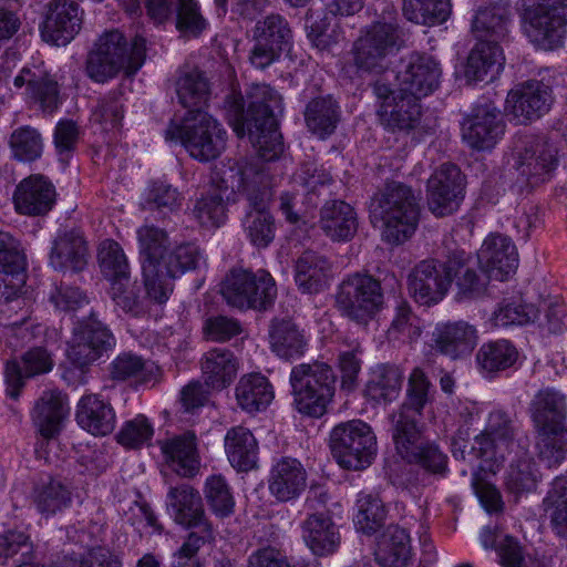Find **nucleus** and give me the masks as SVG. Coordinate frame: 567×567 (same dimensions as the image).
I'll use <instances>...</instances> for the list:
<instances>
[{"instance_id": "obj_1", "label": "nucleus", "mask_w": 567, "mask_h": 567, "mask_svg": "<svg viewBox=\"0 0 567 567\" xmlns=\"http://www.w3.org/2000/svg\"><path fill=\"white\" fill-rule=\"evenodd\" d=\"M433 392L423 370L413 369L408 381L406 399L390 415L391 432L395 451L404 461L432 473H443L447 456L435 443L423 437V426L420 424L423 409L432 401Z\"/></svg>"}, {"instance_id": "obj_2", "label": "nucleus", "mask_w": 567, "mask_h": 567, "mask_svg": "<svg viewBox=\"0 0 567 567\" xmlns=\"http://www.w3.org/2000/svg\"><path fill=\"white\" fill-rule=\"evenodd\" d=\"M202 259L190 243L172 244L166 230L144 227V290L148 299L164 305L174 290V280L195 269Z\"/></svg>"}, {"instance_id": "obj_3", "label": "nucleus", "mask_w": 567, "mask_h": 567, "mask_svg": "<svg viewBox=\"0 0 567 567\" xmlns=\"http://www.w3.org/2000/svg\"><path fill=\"white\" fill-rule=\"evenodd\" d=\"M214 182L226 190L230 202H237L239 196L246 197L249 209L243 219L244 233L254 246L267 247L275 238L276 226L274 217L266 208L269 182L265 169L256 164L254 176L245 184L239 168L224 167L216 173Z\"/></svg>"}, {"instance_id": "obj_4", "label": "nucleus", "mask_w": 567, "mask_h": 567, "mask_svg": "<svg viewBox=\"0 0 567 567\" xmlns=\"http://www.w3.org/2000/svg\"><path fill=\"white\" fill-rule=\"evenodd\" d=\"M142 66V47L136 35L128 41L118 30L103 33L89 52L85 74L94 83L106 84L123 73L133 78Z\"/></svg>"}, {"instance_id": "obj_5", "label": "nucleus", "mask_w": 567, "mask_h": 567, "mask_svg": "<svg viewBox=\"0 0 567 567\" xmlns=\"http://www.w3.org/2000/svg\"><path fill=\"white\" fill-rule=\"evenodd\" d=\"M165 138L179 142L194 159L206 163L226 150L227 131L209 113L202 109L189 110L181 122L172 121Z\"/></svg>"}, {"instance_id": "obj_6", "label": "nucleus", "mask_w": 567, "mask_h": 567, "mask_svg": "<svg viewBox=\"0 0 567 567\" xmlns=\"http://www.w3.org/2000/svg\"><path fill=\"white\" fill-rule=\"evenodd\" d=\"M373 212L382 220L384 240L399 245L416 230L420 219L419 197L410 186L391 182L377 197Z\"/></svg>"}, {"instance_id": "obj_7", "label": "nucleus", "mask_w": 567, "mask_h": 567, "mask_svg": "<svg viewBox=\"0 0 567 567\" xmlns=\"http://www.w3.org/2000/svg\"><path fill=\"white\" fill-rule=\"evenodd\" d=\"M290 384L299 413L316 419L327 413L336 391V375L329 364L316 361L293 367Z\"/></svg>"}, {"instance_id": "obj_8", "label": "nucleus", "mask_w": 567, "mask_h": 567, "mask_svg": "<svg viewBox=\"0 0 567 567\" xmlns=\"http://www.w3.org/2000/svg\"><path fill=\"white\" fill-rule=\"evenodd\" d=\"M220 293L227 305L239 310H266L277 297L272 276L264 270L233 268L221 282Z\"/></svg>"}, {"instance_id": "obj_9", "label": "nucleus", "mask_w": 567, "mask_h": 567, "mask_svg": "<svg viewBox=\"0 0 567 567\" xmlns=\"http://www.w3.org/2000/svg\"><path fill=\"white\" fill-rule=\"evenodd\" d=\"M336 306L342 316L368 324L384 308L381 282L369 274L348 276L338 287Z\"/></svg>"}, {"instance_id": "obj_10", "label": "nucleus", "mask_w": 567, "mask_h": 567, "mask_svg": "<svg viewBox=\"0 0 567 567\" xmlns=\"http://www.w3.org/2000/svg\"><path fill=\"white\" fill-rule=\"evenodd\" d=\"M330 449L340 466L358 471L372 463L377 437L370 425L361 420H351L332 429Z\"/></svg>"}, {"instance_id": "obj_11", "label": "nucleus", "mask_w": 567, "mask_h": 567, "mask_svg": "<svg viewBox=\"0 0 567 567\" xmlns=\"http://www.w3.org/2000/svg\"><path fill=\"white\" fill-rule=\"evenodd\" d=\"M516 427L512 417L502 410L492 411L484 431L476 435L471 454L482 460L480 468L495 472L513 451Z\"/></svg>"}, {"instance_id": "obj_12", "label": "nucleus", "mask_w": 567, "mask_h": 567, "mask_svg": "<svg viewBox=\"0 0 567 567\" xmlns=\"http://www.w3.org/2000/svg\"><path fill=\"white\" fill-rule=\"evenodd\" d=\"M402 42L401 30L395 22L377 21L355 41L354 63L361 70L381 72L385 69L386 58L396 52Z\"/></svg>"}, {"instance_id": "obj_13", "label": "nucleus", "mask_w": 567, "mask_h": 567, "mask_svg": "<svg viewBox=\"0 0 567 567\" xmlns=\"http://www.w3.org/2000/svg\"><path fill=\"white\" fill-rule=\"evenodd\" d=\"M524 30L538 48L553 50L563 44L567 25V0H540L525 11Z\"/></svg>"}, {"instance_id": "obj_14", "label": "nucleus", "mask_w": 567, "mask_h": 567, "mask_svg": "<svg viewBox=\"0 0 567 567\" xmlns=\"http://www.w3.org/2000/svg\"><path fill=\"white\" fill-rule=\"evenodd\" d=\"M255 166L256 164L234 159H227L215 166L210 175V190L196 200L192 210L194 218L202 227L218 228L224 225L227 219V205L231 203L227 199L226 190L215 184L216 173L224 167H237L243 173L244 183L248 184L254 176Z\"/></svg>"}, {"instance_id": "obj_15", "label": "nucleus", "mask_w": 567, "mask_h": 567, "mask_svg": "<svg viewBox=\"0 0 567 567\" xmlns=\"http://www.w3.org/2000/svg\"><path fill=\"white\" fill-rule=\"evenodd\" d=\"M551 103V89L540 81L530 80L508 92L505 113L511 122L523 125L547 113Z\"/></svg>"}, {"instance_id": "obj_16", "label": "nucleus", "mask_w": 567, "mask_h": 567, "mask_svg": "<svg viewBox=\"0 0 567 567\" xmlns=\"http://www.w3.org/2000/svg\"><path fill=\"white\" fill-rule=\"evenodd\" d=\"M464 176L450 163L437 168L427 181L429 209L437 217L455 212L464 197Z\"/></svg>"}, {"instance_id": "obj_17", "label": "nucleus", "mask_w": 567, "mask_h": 567, "mask_svg": "<svg viewBox=\"0 0 567 567\" xmlns=\"http://www.w3.org/2000/svg\"><path fill=\"white\" fill-rule=\"evenodd\" d=\"M441 75V65L433 56L413 52L403 60L396 79L406 95L420 101L439 87Z\"/></svg>"}, {"instance_id": "obj_18", "label": "nucleus", "mask_w": 567, "mask_h": 567, "mask_svg": "<svg viewBox=\"0 0 567 567\" xmlns=\"http://www.w3.org/2000/svg\"><path fill=\"white\" fill-rule=\"evenodd\" d=\"M115 344L110 330L101 322L92 321L78 326L68 342L69 360L80 367H86L96 361L105 351Z\"/></svg>"}, {"instance_id": "obj_19", "label": "nucleus", "mask_w": 567, "mask_h": 567, "mask_svg": "<svg viewBox=\"0 0 567 567\" xmlns=\"http://www.w3.org/2000/svg\"><path fill=\"white\" fill-rule=\"evenodd\" d=\"M463 140L478 151L493 148L505 132L499 111L492 103L481 104L474 107L462 126Z\"/></svg>"}, {"instance_id": "obj_20", "label": "nucleus", "mask_w": 567, "mask_h": 567, "mask_svg": "<svg viewBox=\"0 0 567 567\" xmlns=\"http://www.w3.org/2000/svg\"><path fill=\"white\" fill-rule=\"evenodd\" d=\"M408 287L417 303L424 306L437 303L450 287L446 261L442 265L433 259L422 260L410 272Z\"/></svg>"}, {"instance_id": "obj_21", "label": "nucleus", "mask_w": 567, "mask_h": 567, "mask_svg": "<svg viewBox=\"0 0 567 567\" xmlns=\"http://www.w3.org/2000/svg\"><path fill=\"white\" fill-rule=\"evenodd\" d=\"M82 23L80 8L71 0H53L41 28L42 39L56 47L66 45L79 33Z\"/></svg>"}, {"instance_id": "obj_22", "label": "nucleus", "mask_w": 567, "mask_h": 567, "mask_svg": "<svg viewBox=\"0 0 567 567\" xmlns=\"http://www.w3.org/2000/svg\"><path fill=\"white\" fill-rule=\"evenodd\" d=\"M482 270L489 279L503 281L515 272L518 266L517 249L505 235L488 236L477 252Z\"/></svg>"}, {"instance_id": "obj_23", "label": "nucleus", "mask_w": 567, "mask_h": 567, "mask_svg": "<svg viewBox=\"0 0 567 567\" xmlns=\"http://www.w3.org/2000/svg\"><path fill=\"white\" fill-rule=\"evenodd\" d=\"M557 165L556 148L546 140L529 137L518 153L516 168L530 186L547 181Z\"/></svg>"}, {"instance_id": "obj_24", "label": "nucleus", "mask_w": 567, "mask_h": 567, "mask_svg": "<svg viewBox=\"0 0 567 567\" xmlns=\"http://www.w3.org/2000/svg\"><path fill=\"white\" fill-rule=\"evenodd\" d=\"M167 507L176 523L186 527L198 528L200 534L213 535L207 522L200 494L188 484L171 487L167 494Z\"/></svg>"}, {"instance_id": "obj_25", "label": "nucleus", "mask_w": 567, "mask_h": 567, "mask_svg": "<svg viewBox=\"0 0 567 567\" xmlns=\"http://www.w3.org/2000/svg\"><path fill=\"white\" fill-rule=\"evenodd\" d=\"M54 200L55 188L42 175H31L22 179L13 195L17 212L29 216L45 215L52 209Z\"/></svg>"}, {"instance_id": "obj_26", "label": "nucleus", "mask_w": 567, "mask_h": 567, "mask_svg": "<svg viewBox=\"0 0 567 567\" xmlns=\"http://www.w3.org/2000/svg\"><path fill=\"white\" fill-rule=\"evenodd\" d=\"M307 487V472L303 465L292 457H281L271 467L268 489L278 502L298 498Z\"/></svg>"}, {"instance_id": "obj_27", "label": "nucleus", "mask_w": 567, "mask_h": 567, "mask_svg": "<svg viewBox=\"0 0 567 567\" xmlns=\"http://www.w3.org/2000/svg\"><path fill=\"white\" fill-rule=\"evenodd\" d=\"M69 411L66 395L56 389L43 391L35 402L32 421L41 436L48 441L47 446L52 445L49 440L60 433Z\"/></svg>"}, {"instance_id": "obj_28", "label": "nucleus", "mask_w": 567, "mask_h": 567, "mask_svg": "<svg viewBox=\"0 0 567 567\" xmlns=\"http://www.w3.org/2000/svg\"><path fill=\"white\" fill-rule=\"evenodd\" d=\"M54 367L52 354L43 347L29 349L21 358V364L17 361L6 365L7 394L11 399H18L24 385V378H33L49 373Z\"/></svg>"}, {"instance_id": "obj_29", "label": "nucleus", "mask_w": 567, "mask_h": 567, "mask_svg": "<svg viewBox=\"0 0 567 567\" xmlns=\"http://www.w3.org/2000/svg\"><path fill=\"white\" fill-rule=\"evenodd\" d=\"M78 424L95 436H105L116 425V413L112 404L97 394L83 395L76 406Z\"/></svg>"}, {"instance_id": "obj_30", "label": "nucleus", "mask_w": 567, "mask_h": 567, "mask_svg": "<svg viewBox=\"0 0 567 567\" xmlns=\"http://www.w3.org/2000/svg\"><path fill=\"white\" fill-rule=\"evenodd\" d=\"M446 272L450 284L455 281L457 287L456 298L470 300L482 296L487 286V279L476 272L472 259L464 250L453 251L446 260Z\"/></svg>"}, {"instance_id": "obj_31", "label": "nucleus", "mask_w": 567, "mask_h": 567, "mask_svg": "<svg viewBox=\"0 0 567 567\" xmlns=\"http://www.w3.org/2000/svg\"><path fill=\"white\" fill-rule=\"evenodd\" d=\"M381 124L388 131L410 132L415 128L421 120L420 101L406 94L390 96L385 103H381L379 111Z\"/></svg>"}, {"instance_id": "obj_32", "label": "nucleus", "mask_w": 567, "mask_h": 567, "mask_svg": "<svg viewBox=\"0 0 567 567\" xmlns=\"http://www.w3.org/2000/svg\"><path fill=\"white\" fill-rule=\"evenodd\" d=\"M437 350L452 359L468 355L477 343V331L466 321L437 324L434 331Z\"/></svg>"}, {"instance_id": "obj_33", "label": "nucleus", "mask_w": 567, "mask_h": 567, "mask_svg": "<svg viewBox=\"0 0 567 567\" xmlns=\"http://www.w3.org/2000/svg\"><path fill=\"white\" fill-rule=\"evenodd\" d=\"M171 468L183 477H194L200 468L197 440L193 432H185L161 445Z\"/></svg>"}, {"instance_id": "obj_34", "label": "nucleus", "mask_w": 567, "mask_h": 567, "mask_svg": "<svg viewBox=\"0 0 567 567\" xmlns=\"http://www.w3.org/2000/svg\"><path fill=\"white\" fill-rule=\"evenodd\" d=\"M302 538L310 550L317 556L334 553L341 537L332 518L322 513L309 515L301 524Z\"/></svg>"}, {"instance_id": "obj_35", "label": "nucleus", "mask_w": 567, "mask_h": 567, "mask_svg": "<svg viewBox=\"0 0 567 567\" xmlns=\"http://www.w3.org/2000/svg\"><path fill=\"white\" fill-rule=\"evenodd\" d=\"M202 377L205 385L220 391L229 386L238 371V361L234 353L225 348H214L200 359Z\"/></svg>"}, {"instance_id": "obj_36", "label": "nucleus", "mask_w": 567, "mask_h": 567, "mask_svg": "<svg viewBox=\"0 0 567 567\" xmlns=\"http://www.w3.org/2000/svg\"><path fill=\"white\" fill-rule=\"evenodd\" d=\"M224 445L230 465L238 472H248L257 467L259 446L248 427H230L225 435Z\"/></svg>"}, {"instance_id": "obj_37", "label": "nucleus", "mask_w": 567, "mask_h": 567, "mask_svg": "<svg viewBox=\"0 0 567 567\" xmlns=\"http://www.w3.org/2000/svg\"><path fill=\"white\" fill-rule=\"evenodd\" d=\"M268 340L271 351L286 360L301 357L307 348L303 331L288 318H274L270 321Z\"/></svg>"}, {"instance_id": "obj_38", "label": "nucleus", "mask_w": 567, "mask_h": 567, "mask_svg": "<svg viewBox=\"0 0 567 567\" xmlns=\"http://www.w3.org/2000/svg\"><path fill=\"white\" fill-rule=\"evenodd\" d=\"M13 84L18 90L24 87L25 97L39 103L44 111L52 112L59 105L58 83L41 69H22Z\"/></svg>"}, {"instance_id": "obj_39", "label": "nucleus", "mask_w": 567, "mask_h": 567, "mask_svg": "<svg viewBox=\"0 0 567 567\" xmlns=\"http://www.w3.org/2000/svg\"><path fill=\"white\" fill-rule=\"evenodd\" d=\"M238 136H244L246 131L259 156L269 162L277 158L284 152L281 134L275 116H264L262 121L234 125Z\"/></svg>"}, {"instance_id": "obj_40", "label": "nucleus", "mask_w": 567, "mask_h": 567, "mask_svg": "<svg viewBox=\"0 0 567 567\" xmlns=\"http://www.w3.org/2000/svg\"><path fill=\"white\" fill-rule=\"evenodd\" d=\"M87 262V248L80 231L70 230L59 234L54 240L50 264L60 271H81Z\"/></svg>"}, {"instance_id": "obj_41", "label": "nucleus", "mask_w": 567, "mask_h": 567, "mask_svg": "<svg viewBox=\"0 0 567 567\" xmlns=\"http://www.w3.org/2000/svg\"><path fill=\"white\" fill-rule=\"evenodd\" d=\"M247 112L244 111L241 99L236 101V118L234 125L262 121L264 116H275V111L281 107L280 95L267 84H252L248 92Z\"/></svg>"}, {"instance_id": "obj_42", "label": "nucleus", "mask_w": 567, "mask_h": 567, "mask_svg": "<svg viewBox=\"0 0 567 567\" xmlns=\"http://www.w3.org/2000/svg\"><path fill=\"white\" fill-rule=\"evenodd\" d=\"M375 560L381 567H408L411 563L408 532L396 525L386 527L378 540Z\"/></svg>"}, {"instance_id": "obj_43", "label": "nucleus", "mask_w": 567, "mask_h": 567, "mask_svg": "<svg viewBox=\"0 0 567 567\" xmlns=\"http://www.w3.org/2000/svg\"><path fill=\"white\" fill-rule=\"evenodd\" d=\"M320 228L332 240H350L358 229L354 209L342 200L324 204L320 214Z\"/></svg>"}, {"instance_id": "obj_44", "label": "nucleus", "mask_w": 567, "mask_h": 567, "mask_svg": "<svg viewBox=\"0 0 567 567\" xmlns=\"http://www.w3.org/2000/svg\"><path fill=\"white\" fill-rule=\"evenodd\" d=\"M330 262L312 250L305 251L295 265V281L303 293H318L328 285Z\"/></svg>"}, {"instance_id": "obj_45", "label": "nucleus", "mask_w": 567, "mask_h": 567, "mask_svg": "<svg viewBox=\"0 0 567 567\" xmlns=\"http://www.w3.org/2000/svg\"><path fill=\"white\" fill-rule=\"evenodd\" d=\"M32 502L40 514L51 516L71 505L72 492L63 480L47 476L34 485Z\"/></svg>"}, {"instance_id": "obj_46", "label": "nucleus", "mask_w": 567, "mask_h": 567, "mask_svg": "<svg viewBox=\"0 0 567 567\" xmlns=\"http://www.w3.org/2000/svg\"><path fill=\"white\" fill-rule=\"evenodd\" d=\"M308 130L321 140H326L336 131L341 116L340 106L330 95L315 97L308 102L305 112Z\"/></svg>"}, {"instance_id": "obj_47", "label": "nucleus", "mask_w": 567, "mask_h": 567, "mask_svg": "<svg viewBox=\"0 0 567 567\" xmlns=\"http://www.w3.org/2000/svg\"><path fill=\"white\" fill-rule=\"evenodd\" d=\"M238 405L248 413L265 410L274 399L272 385L260 373H249L240 378L235 389Z\"/></svg>"}, {"instance_id": "obj_48", "label": "nucleus", "mask_w": 567, "mask_h": 567, "mask_svg": "<svg viewBox=\"0 0 567 567\" xmlns=\"http://www.w3.org/2000/svg\"><path fill=\"white\" fill-rule=\"evenodd\" d=\"M509 6L496 3L480 9L472 23V30L478 41L497 43L506 38L509 23Z\"/></svg>"}, {"instance_id": "obj_49", "label": "nucleus", "mask_w": 567, "mask_h": 567, "mask_svg": "<svg viewBox=\"0 0 567 567\" xmlns=\"http://www.w3.org/2000/svg\"><path fill=\"white\" fill-rule=\"evenodd\" d=\"M529 410L535 427L565 426V396L554 389L538 391L530 402Z\"/></svg>"}, {"instance_id": "obj_50", "label": "nucleus", "mask_w": 567, "mask_h": 567, "mask_svg": "<svg viewBox=\"0 0 567 567\" xmlns=\"http://www.w3.org/2000/svg\"><path fill=\"white\" fill-rule=\"evenodd\" d=\"M502 48L497 43L478 41L471 50L464 65V78L467 83L483 81L488 72L499 69L504 63Z\"/></svg>"}, {"instance_id": "obj_51", "label": "nucleus", "mask_w": 567, "mask_h": 567, "mask_svg": "<svg viewBox=\"0 0 567 567\" xmlns=\"http://www.w3.org/2000/svg\"><path fill=\"white\" fill-rule=\"evenodd\" d=\"M175 87L179 103L189 110L200 109L209 97L208 81L205 74L195 68L179 69Z\"/></svg>"}, {"instance_id": "obj_52", "label": "nucleus", "mask_w": 567, "mask_h": 567, "mask_svg": "<svg viewBox=\"0 0 567 567\" xmlns=\"http://www.w3.org/2000/svg\"><path fill=\"white\" fill-rule=\"evenodd\" d=\"M403 373L401 369L393 364L377 365L370 375L365 386L367 396L380 402H391L395 400L401 391Z\"/></svg>"}, {"instance_id": "obj_53", "label": "nucleus", "mask_w": 567, "mask_h": 567, "mask_svg": "<svg viewBox=\"0 0 567 567\" xmlns=\"http://www.w3.org/2000/svg\"><path fill=\"white\" fill-rule=\"evenodd\" d=\"M535 450L540 462L556 467L567 457V430L561 427H535Z\"/></svg>"}, {"instance_id": "obj_54", "label": "nucleus", "mask_w": 567, "mask_h": 567, "mask_svg": "<svg viewBox=\"0 0 567 567\" xmlns=\"http://www.w3.org/2000/svg\"><path fill=\"white\" fill-rule=\"evenodd\" d=\"M545 514L549 517L553 532L567 539V475L557 476L543 499Z\"/></svg>"}, {"instance_id": "obj_55", "label": "nucleus", "mask_w": 567, "mask_h": 567, "mask_svg": "<svg viewBox=\"0 0 567 567\" xmlns=\"http://www.w3.org/2000/svg\"><path fill=\"white\" fill-rule=\"evenodd\" d=\"M25 257L20 243L8 233L0 231V272L11 276L14 282L3 285L20 288L24 284Z\"/></svg>"}, {"instance_id": "obj_56", "label": "nucleus", "mask_w": 567, "mask_h": 567, "mask_svg": "<svg viewBox=\"0 0 567 567\" xmlns=\"http://www.w3.org/2000/svg\"><path fill=\"white\" fill-rule=\"evenodd\" d=\"M518 357L516 348L507 340L484 343L476 353L480 369L493 373L512 367Z\"/></svg>"}, {"instance_id": "obj_57", "label": "nucleus", "mask_w": 567, "mask_h": 567, "mask_svg": "<svg viewBox=\"0 0 567 567\" xmlns=\"http://www.w3.org/2000/svg\"><path fill=\"white\" fill-rule=\"evenodd\" d=\"M403 14L419 24H440L451 13L450 0H403Z\"/></svg>"}, {"instance_id": "obj_58", "label": "nucleus", "mask_w": 567, "mask_h": 567, "mask_svg": "<svg viewBox=\"0 0 567 567\" xmlns=\"http://www.w3.org/2000/svg\"><path fill=\"white\" fill-rule=\"evenodd\" d=\"M99 262L102 274L111 285L130 279V267L122 247L112 239H105L99 248Z\"/></svg>"}, {"instance_id": "obj_59", "label": "nucleus", "mask_w": 567, "mask_h": 567, "mask_svg": "<svg viewBox=\"0 0 567 567\" xmlns=\"http://www.w3.org/2000/svg\"><path fill=\"white\" fill-rule=\"evenodd\" d=\"M535 322L538 328L549 334H560L567 329V305L557 296L542 299L537 306Z\"/></svg>"}, {"instance_id": "obj_60", "label": "nucleus", "mask_w": 567, "mask_h": 567, "mask_svg": "<svg viewBox=\"0 0 567 567\" xmlns=\"http://www.w3.org/2000/svg\"><path fill=\"white\" fill-rule=\"evenodd\" d=\"M540 478L536 463L530 457H523L514 461L505 477L506 488L516 497L523 493L532 492Z\"/></svg>"}, {"instance_id": "obj_61", "label": "nucleus", "mask_w": 567, "mask_h": 567, "mask_svg": "<svg viewBox=\"0 0 567 567\" xmlns=\"http://www.w3.org/2000/svg\"><path fill=\"white\" fill-rule=\"evenodd\" d=\"M537 310L535 305L516 301V300H503L494 310L491 322L494 327H511V326H524L535 322Z\"/></svg>"}, {"instance_id": "obj_62", "label": "nucleus", "mask_w": 567, "mask_h": 567, "mask_svg": "<svg viewBox=\"0 0 567 567\" xmlns=\"http://www.w3.org/2000/svg\"><path fill=\"white\" fill-rule=\"evenodd\" d=\"M354 524L364 534L375 533L384 523L386 512L383 502L374 495L361 493L357 501Z\"/></svg>"}, {"instance_id": "obj_63", "label": "nucleus", "mask_w": 567, "mask_h": 567, "mask_svg": "<svg viewBox=\"0 0 567 567\" xmlns=\"http://www.w3.org/2000/svg\"><path fill=\"white\" fill-rule=\"evenodd\" d=\"M422 333L421 320L405 301L395 308V315L388 329V338L403 343L416 341Z\"/></svg>"}, {"instance_id": "obj_64", "label": "nucleus", "mask_w": 567, "mask_h": 567, "mask_svg": "<svg viewBox=\"0 0 567 567\" xmlns=\"http://www.w3.org/2000/svg\"><path fill=\"white\" fill-rule=\"evenodd\" d=\"M252 39L269 43L285 50L291 40V30L288 22L280 14H269L257 21L252 29Z\"/></svg>"}]
</instances>
